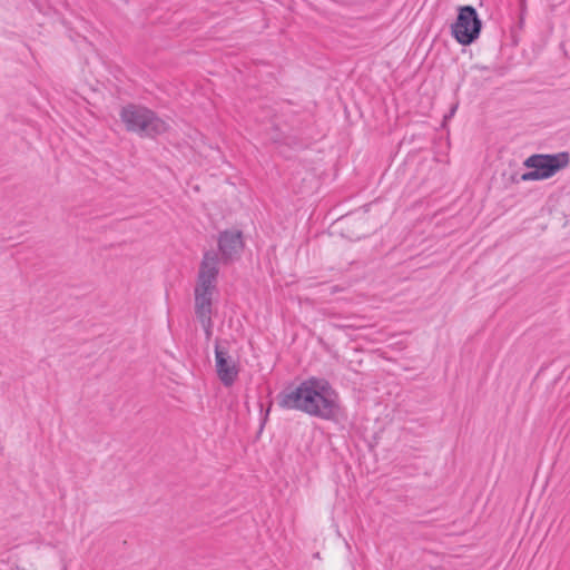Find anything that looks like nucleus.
Returning <instances> with one entry per match:
<instances>
[{
  "instance_id": "obj_1",
  "label": "nucleus",
  "mask_w": 570,
  "mask_h": 570,
  "mask_svg": "<svg viewBox=\"0 0 570 570\" xmlns=\"http://www.w3.org/2000/svg\"><path fill=\"white\" fill-rule=\"evenodd\" d=\"M278 405L286 410L302 411L323 420H335L340 415V396L324 379L309 377L295 389H286L277 397Z\"/></svg>"
},
{
  "instance_id": "obj_2",
  "label": "nucleus",
  "mask_w": 570,
  "mask_h": 570,
  "mask_svg": "<svg viewBox=\"0 0 570 570\" xmlns=\"http://www.w3.org/2000/svg\"><path fill=\"white\" fill-rule=\"evenodd\" d=\"M219 273V259L214 249L205 250L197 274L194 289L195 314L207 335H210L213 326V297L217 291Z\"/></svg>"
},
{
  "instance_id": "obj_3",
  "label": "nucleus",
  "mask_w": 570,
  "mask_h": 570,
  "mask_svg": "<svg viewBox=\"0 0 570 570\" xmlns=\"http://www.w3.org/2000/svg\"><path fill=\"white\" fill-rule=\"evenodd\" d=\"M121 121L128 131L140 137L154 138L168 130V124L159 118L153 110L138 106L128 105L120 111Z\"/></svg>"
},
{
  "instance_id": "obj_4",
  "label": "nucleus",
  "mask_w": 570,
  "mask_h": 570,
  "mask_svg": "<svg viewBox=\"0 0 570 570\" xmlns=\"http://www.w3.org/2000/svg\"><path fill=\"white\" fill-rule=\"evenodd\" d=\"M570 163V154L561 151L558 154H535L528 157L523 165L533 170L521 175L522 181L543 180L554 176L558 171L566 168Z\"/></svg>"
},
{
  "instance_id": "obj_5",
  "label": "nucleus",
  "mask_w": 570,
  "mask_h": 570,
  "mask_svg": "<svg viewBox=\"0 0 570 570\" xmlns=\"http://www.w3.org/2000/svg\"><path fill=\"white\" fill-rule=\"evenodd\" d=\"M482 21L472 6H464L459 9L455 22L451 26V33L454 39L463 46L474 42L481 32Z\"/></svg>"
},
{
  "instance_id": "obj_6",
  "label": "nucleus",
  "mask_w": 570,
  "mask_h": 570,
  "mask_svg": "<svg viewBox=\"0 0 570 570\" xmlns=\"http://www.w3.org/2000/svg\"><path fill=\"white\" fill-rule=\"evenodd\" d=\"M217 245L219 264L229 265L242 256L245 246L243 233L236 228L223 230L218 235Z\"/></svg>"
},
{
  "instance_id": "obj_7",
  "label": "nucleus",
  "mask_w": 570,
  "mask_h": 570,
  "mask_svg": "<svg viewBox=\"0 0 570 570\" xmlns=\"http://www.w3.org/2000/svg\"><path fill=\"white\" fill-rule=\"evenodd\" d=\"M215 366L223 385L232 386L237 380L239 368L236 361L229 355L228 350L218 342L215 344Z\"/></svg>"
},
{
  "instance_id": "obj_8",
  "label": "nucleus",
  "mask_w": 570,
  "mask_h": 570,
  "mask_svg": "<svg viewBox=\"0 0 570 570\" xmlns=\"http://www.w3.org/2000/svg\"><path fill=\"white\" fill-rule=\"evenodd\" d=\"M455 109H456V107H453V108L451 109L449 117H452V116L454 115ZM445 118H448V116H445Z\"/></svg>"
}]
</instances>
